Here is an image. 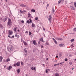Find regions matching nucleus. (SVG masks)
<instances>
[{
    "instance_id": "obj_1",
    "label": "nucleus",
    "mask_w": 76,
    "mask_h": 76,
    "mask_svg": "<svg viewBox=\"0 0 76 76\" xmlns=\"http://www.w3.org/2000/svg\"><path fill=\"white\" fill-rule=\"evenodd\" d=\"M7 48V49L8 50V51H10V52L12 51L13 50V49H14L13 46L12 45L9 46Z\"/></svg>"
},
{
    "instance_id": "obj_2",
    "label": "nucleus",
    "mask_w": 76,
    "mask_h": 76,
    "mask_svg": "<svg viewBox=\"0 0 76 76\" xmlns=\"http://www.w3.org/2000/svg\"><path fill=\"white\" fill-rule=\"evenodd\" d=\"M7 26H11L12 25V20L10 18L8 19V22L7 23Z\"/></svg>"
},
{
    "instance_id": "obj_3",
    "label": "nucleus",
    "mask_w": 76,
    "mask_h": 76,
    "mask_svg": "<svg viewBox=\"0 0 76 76\" xmlns=\"http://www.w3.org/2000/svg\"><path fill=\"white\" fill-rule=\"evenodd\" d=\"M51 19H52L51 15H50L49 16L48 20L50 23H51Z\"/></svg>"
},
{
    "instance_id": "obj_4",
    "label": "nucleus",
    "mask_w": 76,
    "mask_h": 76,
    "mask_svg": "<svg viewBox=\"0 0 76 76\" xmlns=\"http://www.w3.org/2000/svg\"><path fill=\"white\" fill-rule=\"evenodd\" d=\"M12 66H9L8 67H7L6 68V69H7V70H10L11 69H12Z\"/></svg>"
},
{
    "instance_id": "obj_5",
    "label": "nucleus",
    "mask_w": 76,
    "mask_h": 76,
    "mask_svg": "<svg viewBox=\"0 0 76 76\" xmlns=\"http://www.w3.org/2000/svg\"><path fill=\"white\" fill-rule=\"evenodd\" d=\"M8 34L9 35H11L13 34V31H12L9 30Z\"/></svg>"
},
{
    "instance_id": "obj_6",
    "label": "nucleus",
    "mask_w": 76,
    "mask_h": 76,
    "mask_svg": "<svg viewBox=\"0 0 76 76\" xmlns=\"http://www.w3.org/2000/svg\"><path fill=\"white\" fill-rule=\"evenodd\" d=\"M60 47H64V44H61L59 45Z\"/></svg>"
},
{
    "instance_id": "obj_7",
    "label": "nucleus",
    "mask_w": 76,
    "mask_h": 76,
    "mask_svg": "<svg viewBox=\"0 0 76 76\" xmlns=\"http://www.w3.org/2000/svg\"><path fill=\"white\" fill-rule=\"evenodd\" d=\"M10 61V58H8L5 61L6 62H8L9 61Z\"/></svg>"
},
{
    "instance_id": "obj_8",
    "label": "nucleus",
    "mask_w": 76,
    "mask_h": 76,
    "mask_svg": "<svg viewBox=\"0 0 76 76\" xmlns=\"http://www.w3.org/2000/svg\"><path fill=\"white\" fill-rule=\"evenodd\" d=\"M20 62H18L17 63H16V65L17 66H20Z\"/></svg>"
},
{
    "instance_id": "obj_9",
    "label": "nucleus",
    "mask_w": 76,
    "mask_h": 76,
    "mask_svg": "<svg viewBox=\"0 0 76 76\" xmlns=\"http://www.w3.org/2000/svg\"><path fill=\"white\" fill-rule=\"evenodd\" d=\"M33 43L34 45H37V43H36V41L35 40H34L33 41Z\"/></svg>"
},
{
    "instance_id": "obj_10",
    "label": "nucleus",
    "mask_w": 76,
    "mask_h": 76,
    "mask_svg": "<svg viewBox=\"0 0 76 76\" xmlns=\"http://www.w3.org/2000/svg\"><path fill=\"white\" fill-rule=\"evenodd\" d=\"M20 6H22V7H25V6H26V5H24L23 4H21Z\"/></svg>"
},
{
    "instance_id": "obj_11",
    "label": "nucleus",
    "mask_w": 76,
    "mask_h": 76,
    "mask_svg": "<svg viewBox=\"0 0 76 76\" xmlns=\"http://www.w3.org/2000/svg\"><path fill=\"white\" fill-rule=\"evenodd\" d=\"M31 12L34 13L35 12V10L34 9H32L31 10Z\"/></svg>"
},
{
    "instance_id": "obj_12",
    "label": "nucleus",
    "mask_w": 76,
    "mask_h": 76,
    "mask_svg": "<svg viewBox=\"0 0 76 76\" xmlns=\"http://www.w3.org/2000/svg\"><path fill=\"white\" fill-rule=\"evenodd\" d=\"M14 31L15 32L16 31V30L17 29V27H15L14 28Z\"/></svg>"
},
{
    "instance_id": "obj_13",
    "label": "nucleus",
    "mask_w": 76,
    "mask_h": 76,
    "mask_svg": "<svg viewBox=\"0 0 76 76\" xmlns=\"http://www.w3.org/2000/svg\"><path fill=\"white\" fill-rule=\"evenodd\" d=\"M17 73H20V69H17Z\"/></svg>"
},
{
    "instance_id": "obj_14",
    "label": "nucleus",
    "mask_w": 76,
    "mask_h": 76,
    "mask_svg": "<svg viewBox=\"0 0 76 76\" xmlns=\"http://www.w3.org/2000/svg\"><path fill=\"white\" fill-rule=\"evenodd\" d=\"M40 41H42V42H44V40H43V38H41L39 39Z\"/></svg>"
},
{
    "instance_id": "obj_15",
    "label": "nucleus",
    "mask_w": 76,
    "mask_h": 76,
    "mask_svg": "<svg viewBox=\"0 0 76 76\" xmlns=\"http://www.w3.org/2000/svg\"><path fill=\"white\" fill-rule=\"evenodd\" d=\"M48 70H50V69H46V73H47L48 72Z\"/></svg>"
},
{
    "instance_id": "obj_16",
    "label": "nucleus",
    "mask_w": 76,
    "mask_h": 76,
    "mask_svg": "<svg viewBox=\"0 0 76 76\" xmlns=\"http://www.w3.org/2000/svg\"><path fill=\"white\" fill-rule=\"evenodd\" d=\"M57 39L58 40H59L60 41H61V40H63V39L62 38H58Z\"/></svg>"
},
{
    "instance_id": "obj_17",
    "label": "nucleus",
    "mask_w": 76,
    "mask_h": 76,
    "mask_svg": "<svg viewBox=\"0 0 76 76\" xmlns=\"http://www.w3.org/2000/svg\"><path fill=\"white\" fill-rule=\"evenodd\" d=\"M35 24L34 23H32V28H34V27H35Z\"/></svg>"
},
{
    "instance_id": "obj_18",
    "label": "nucleus",
    "mask_w": 76,
    "mask_h": 76,
    "mask_svg": "<svg viewBox=\"0 0 76 76\" xmlns=\"http://www.w3.org/2000/svg\"><path fill=\"white\" fill-rule=\"evenodd\" d=\"M23 42L24 43V45H27V43H26L25 41H23Z\"/></svg>"
},
{
    "instance_id": "obj_19",
    "label": "nucleus",
    "mask_w": 76,
    "mask_h": 76,
    "mask_svg": "<svg viewBox=\"0 0 76 76\" xmlns=\"http://www.w3.org/2000/svg\"><path fill=\"white\" fill-rule=\"evenodd\" d=\"M0 28H1V29H3V26L0 23Z\"/></svg>"
},
{
    "instance_id": "obj_20",
    "label": "nucleus",
    "mask_w": 76,
    "mask_h": 76,
    "mask_svg": "<svg viewBox=\"0 0 76 76\" xmlns=\"http://www.w3.org/2000/svg\"><path fill=\"white\" fill-rule=\"evenodd\" d=\"M26 23H28V24H29L30 23V21L29 20H27L26 21Z\"/></svg>"
},
{
    "instance_id": "obj_21",
    "label": "nucleus",
    "mask_w": 76,
    "mask_h": 76,
    "mask_svg": "<svg viewBox=\"0 0 76 76\" xmlns=\"http://www.w3.org/2000/svg\"><path fill=\"white\" fill-rule=\"evenodd\" d=\"M73 31H74V32H76V28H75L73 29Z\"/></svg>"
},
{
    "instance_id": "obj_22",
    "label": "nucleus",
    "mask_w": 76,
    "mask_h": 76,
    "mask_svg": "<svg viewBox=\"0 0 76 76\" xmlns=\"http://www.w3.org/2000/svg\"><path fill=\"white\" fill-rule=\"evenodd\" d=\"M55 76H59V74L58 73H56L55 75Z\"/></svg>"
},
{
    "instance_id": "obj_23",
    "label": "nucleus",
    "mask_w": 76,
    "mask_h": 76,
    "mask_svg": "<svg viewBox=\"0 0 76 76\" xmlns=\"http://www.w3.org/2000/svg\"><path fill=\"white\" fill-rule=\"evenodd\" d=\"M54 41L55 43V44H56V45L58 44L57 42V41H56V40H55Z\"/></svg>"
},
{
    "instance_id": "obj_24",
    "label": "nucleus",
    "mask_w": 76,
    "mask_h": 76,
    "mask_svg": "<svg viewBox=\"0 0 76 76\" xmlns=\"http://www.w3.org/2000/svg\"><path fill=\"white\" fill-rule=\"evenodd\" d=\"M71 42H74L75 41V40L74 39H72L70 40Z\"/></svg>"
},
{
    "instance_id": "obj_25",
    "label": "nucleus",
    "mask_w": 76,
    "mask_h": 76,
    "mask_svg": "<svg viewBox=\"0 0 76 76\" xmlns=\"http://www.w3.org/2000/svg\"><path fill=\"white\" fill-rule=\"evenodd\" d=\"M46 44L47 45H49V43H48V42H46Z\"/></svg>"
},
{
    "instance_id": "obj_26",
    "label": "nucleus",
    "mask_w": 76,
    "mask_h": 76,
    "mask_svg": "<svg viewBox=\"0 0 76 76\" xmlns=\"http://www.w3.org/2000/svg\"><path fill=\"white\" fill-rule=\"evenodd\" d=\"M74 5L75 6V7H76V2H74Z\"/></svg>"
},
{
    "instance_id": "obj_27",
    "label": "nucleus",
    "mask_w": 76,
    "mask_h": 76,
    "mask_svg": "<svg viewBox=\"0 0 76 76\" xmlns=\"http://www.w3.org/2000/svg\"><path fill=\"white\" fill-rule=\"evenodd\" d=\"M60 3H61V0H59L58 1V4H60Z\"/></svg>"
},
{
    "instance_id": "obj_28",
    "label": "nucleus",
    "mask_w": 76,
    "mask_h": 76,
    "mask_svg": "<svg viewBox=\"0 0 76 76\" xmlns=\"http://www.w3.org/2000/svg\"><path fill=\"white\" fill-rule=\"evenodd\" d=\"M20 12L21 13H23V11L21 10H20Z\"/></svg>"
},
{
    "instance_id": "obj_29",
    "label": "nucleus",
    "mask_w": 76,
    "mask_h": 76,
    "mask_svg": "<svg viewBox=\"0 0 76 76\" xmlns=\"http://www.w3.org/2000/svg\"><path fill=\"white\" fill-rule=\"evenodd\" d=\"M29 35H32V33H31V32H29Z\"/></svg>"
},
{
    "instance_id": "obj_30",
    "label": "nucleus",
    "mask_w": 76,
    "mask_h": 76,
    "mask_svg": "<svg viewBox=\"0 0 76 76\" xmlns=\"http://www.w3.org/2000/svg\"><path fill=\"white\" fill-rule=\"evenodd\" d=\"M61 3H64V0H61Z\"/></svg>"
},
{
    "instance_id": "obj_31",
    "label": "nucleus",
    "mask_w": 76,
    "mask_h": 76,
    "mask_svg": "<svg viewBox=\"0 0 76 76\" xmlns=\"http://www.w3.org/2000/svg\"><path fill=\"white\" fill-rule=\"evenodd\" d=\"M3 59V57L2 56H0V60H2Z\"/></svg>"
},
{
    "instance_id": "obj_32",
    "label": "nucleus",
    "mask_w": 76,
    "mask_h": 76,
    "mask_svg": "<svg viewBox=\"0 0 76 76\" xmlns=\"http://www.w3.org/2000/svg\"><path fill=\"white\" fill-rule=\"evenodd\" d=\"M21 65H23V62H22V61H21Z\"/></svg>"
},
{
    "instance_id": "obj_33",
    "label": "nucleus",
    "mask_w": 76,
    "mask_h": 76,
    "mask_svg": "<svg viewBox=\"0 0 76 76\" xmlns=\"http://www.w3.org/2000/svg\"><path fill=\"white\" fill-rule=\"evenodd\" d=\"M0 20H3V18L1 17H0Z\"/></svg>"
},
{
    "instance_id": "obj_34",
    "label": "nucleus",
    "mask_w": 76,
    "mask_h": 76,
    "mask_svg": "<svg viewBox=\"0 0 76 76\" xmlns=\"http://www.w3.org/2000/svg\"><path fill=\"white\" fill-rule=\"evenodd\" d=\"M31 69L32 70H34V67H31Z\"/></svg>"
},
{
    "instance_id": "obj_35",
    "label": "nucleus",
    "mask_w": 76,
    "mask_h": 76,
    "mask_svg": "<svg viewBox=\"0 0 76 76\" xmlns=\"http://www.w3.org/2000/svg\"><path fill=\"white\" fill-rule=\"evenodd\" d=\"M21 22L22 23H24V21L22 20L21 21Z\"/></svg>"
},
{
    "instance_id": "obj_36",
    "label": "nucleus",
    "mask_w": 76,
    "mask_h": 76,
    "mask_svg": "<svg viewBox=\"0 0 76 76\" xmlns=\"http://www.w3.org/2000/svg\"><path fill=\"white\" fill-rule=\"evenodd\" d=\"M59 56L60 57H61V56H62V54L59 53Z\"/></svg>"
},
{
    "instance_id": "obj_37",
    "label": "nucleus",
    "mask_w": 76,
    "mask_h": 76,
    "mask_svg": "<svg viewBox=\"0 0 76 76\" xmlns=\"http://www.w3.org/2000/svg\"><path fill=\"white\" fill-rule=\"evenodd\" d=\"M65 61H67V58H65L64 59Z\"/></svg>"
},
{
    "instance_id": "obj_38",
    "label": "nucleus",
    "mask_w": 76,
    "mask_h": 76,
    "mask_svg": "<svg viewBox=\"0 0 76 76\" xmlns=\"http://www.w3.org/2000/svg\"><path fill=\"white\" fill-rule=\"evenodd\" d=\"M38 17H36V18H35V20H38Z\"/></svg>"
},
{
    "instance_id": "obj_39",
    "label": "nucleus",
    "mask_w": 76,
    "mask_h": 76,
    "mask_svg": "<svg viewBox=\"0 0 76 76\" xmlns=\"http://www.w3.org/2000/svg\"><path fill=\"white\" fill-rule=\"evenodd\" d=\"M16 66H17L16 64H14V66L15 67H16Z\"/></svg>"
},
{
    "instance_id": "obj_40",
    "label": "nucleus",
    "mask_w": 76,
    "mask_h": 76,
    "mask_svg": "<svg viewBox=\"0 0 76 76\" xmlns=\"http://www.w3.org/2000/svg\"><path fill=\"white\" fill-rule=\"evenodd\" d=\"M7 20V18H5L4 19V20L5 21H6Z\"/></svg>"
},
{
    "instance_id": "obj_41",
    "label": "nucleus",
    "mask_w": 76,
    "mask_h": 76,
    "mask_svg": "<svg viewBox=\"0 0 76 76\" xmlns=\"http://www.w3.org/2000/svg\"><path fill=\"white\" fill-rule=\"evenodd\" d=\"M69 57H72V55H69Z\"/></svg>"
},
{
    "instance_id": "obj_42",
    "label": "nucleus",
    "mask_w": 76,
    "mask_h": 76,
    "mask_svg": "<svg viewBox=\"0 0 76 76\" xmlns=\"http://www.w3.org/2000/svg\"><path fill=\"white\" fill-rule=\"evenodd\" d=\"M18 34H15V37H18Z\"/></svg>"
},
{
    "instance_id": "obj_43",
    "label": "nucleus",
    "mask_w": 76,
    "mask_h": 76,
    "mask_svg": "<svg viewBox=\"0 0 76 76\" xmlns=\"http://www.w3.org/2000/svg\"><path fill=\"white\" fill-rule=\"evenodd\" d=\"M47 7H48L49 6V4H47Z\"/></svg>"
},
{
    "instance_id": "obj_44",
    "label": "nucleus",
    "mask_w": 76,
    "mask_h": 76,
    "mask_svg": "<svg viewBox=\"0 0 76 76\" xmlns=\"http://www.w3.org/2000/svg\"><path fill=\"white\" fill-rule=\"evenodd\" d=\"M69 64H70V65H72V62H70L69 63Z\"/></svg>"
},
{
    "instance_id": "obj_45",
    "label": "nucleus",
    "mask_w": 76,
    "mask_h": 76,
    "mask_svg": "<svg viewBox=\"0 0 76 76\" xmlns=\"http://www.w3.org/2000/svg\"><path fill=\"white\" fill-rule=\"evenodd\" d=\"M53 12V13H54V12H55V10H52Z\"/></svg>"
},
{
    "instance_id": "obj_46",
    "label": "nucleus",
    "mask_w": 76,
    "mask_h": 76,
    "mask_svg": "<svg viewBox=\"0 0 76 76\" xmlns=\"http://www.w3.org/2000/svg\"><path fill=\"white\" fill-rule=\"evenodd\" d=\"M35 68H36V67H34V69L35 71H36V69H35Z\"/></svg>"
},
{
    "instance_id": "obj_47",
    "label": "nucleus",
    "mask_w": 76,
    "mask_h": 76,
    "mask_svg": "<svg viewBox=\"0 0 76 76\" xmlns=\"http://www.w3.org/2000/svg\"><path fill=\"white\" fill-rule=\"evenodd\" d=\"M14 37H15V36H14V35H13L11 37V38H14Z\"/></svg>"
},
{
    "instance_id": "obj_48",
    "label": "nucleus",
    "mask_w": 76,
    "mask_h": 76,
    "mask_svg": "<svg viewBox=\"0 0 76 76\" xmlns=\"http://www.w3.org/2000/svg\"><path fill=\"white\" fill-rule=\"evenodd\" d=\"M52 39L53 40V41H55V40H56L55 39H54V38H52Z\"/></svg>"
},
{
    "instance_id": "obj_49",
    "label": "nucleus",
    "mask_w": 76,
    "mask_h": 76,
    "mask_svg": "<svg viewBox=\"0 0 76 76\" xmlns=\"http://www.w3.org/2000/svg\"><path fill=\"white\" fill-rule=\"evenodd\" d=\"M71 8H72V9H74V7L73 6L71 7Z\"/></svg>"
},
{
    "instance_id": "obj_50",
    "label": "nucleus",
    "mask_w": 76,
    "mask_h": 76,
    "mask_svg": "<svg viewBox=\"0 0 76 76\" xmlns=\"http://www.w3.org/2000/svg\"><path fill=\"white\" fill-rule=\"evenodd\" d=\"M65 3H67V1H66V0L65 1Z\"/></svg>"
},
{
    "instance_id": "obj_51",
    "label": "nucleus",
    "mask_w": 76,
    "mask_h": 76,
    "mask_svg": "<svg viewBox=\"0 0 76 76\" xmlns=\"http://www.w3.org/2000/svg\"><path fill=\"white\" fill-rule=\"evenodd\" d=\"M44 47V46H43V45H41V48H42L43 47Z\"/></svg>"
},
{
    "instance_id": "obj_52",
    "label": "nucleus",
    "mask_w": 76,
    "mask_h": 76,
    "mask_svg": "<svg viewBox=\"0 0 76 76\" xmlns=\"http://www.w3.org/2000/svg\"><path fill=\"white\" fill-rule=\"evenodd\" d=\"M8 37H9V38H11V37H10V35H8Z\"/></svg>"
},
{
    "instance_id": "obj_53",
    "label": "nucleus",
    "mask_w": 76,
    "mask_h": 76,
    "mask_svg": "<svg viewBox=\"0 0 76 76\" xmlns=\"http://www.w3.org/2000/svg\"><path fill=\"white\" fill-rule=\"evenodd\" d=\"M33 52H35V50H33Z\"/></svg>"
},
{
    "instance_id": "obj_54",
    "label": "nucleus",
    "mask_w": 76,
    "mask_h": 76,
    "mask_svg": "<svg viewBox=\"0 0 76 76\" xmlns=\"http://www.w3.org/2000/svg\"><path fill=\"white\" fill-rule=\"evenodd\" d=\"M28 16H31V14L30 13H28Z\"/></svg>"
},
{
    "instance_id": "obj_55",
    "label": "nucleus",
    "mask_w": 76,
    "mask_h": 76,
    "mask_svg": "<svg viewBox=\"0 0 76 76\" xmlns=\"http://www.w3.org/2000/svg\"><path fill=\"white\" fill-rule=\"evenodd\" d=\"M23 12V13H24V12H26V11L25 10H24Z\"/></svg>"
},
{
    "instance_id": "obj_56",
    "label": "nucleus",
    "mask_w": 76,
    "mask_h": 76,
    "mask_svg": "<svg viewBox=\"0 0 76 76\" xmlns=\"http://www.w3.org/2000/svg\"><path fill=\"white\" fill-rule=\"evenodd\" d=\"M30 23H32V20H30Z\"/></svg>"
},
{
    "instance_id": "obj_57",
    "label": "nucleus",
    "mask_w": 76,
    "mask_h": 76,
    "mask_svg": "<svg viewBox=\"0 0 76 76\" xmlns=\"http://www.w3.org/2000/svg\"><path fill=\"white\" fill-rule=\"evenodd\" d=\"M63 62H62L61 63H60V64L61 65L62 64H63Z\"/></svg>"
},
{
    "instance_id": "obj_58",
    "label": "nucleus",
    "mask_w": 76,
    "mask_h": 76,
    "mask_svg": "<svg viewBox=\"0 0 76 76\" xmlns=\"http://www.w3.org/2000/svg\"><path fill=\"white\" fill-rule=\"evenodd\" d=\"M69 73H70L71 74H72V72H71V71H70V72H69Z\"/></svg>"
},
{
    "instance_id": "obj_59",
    "label": "nucleus",
    "mask_w": 76,
    "mask_h": 76,
    "mask_svg": "<svg viewBox=\"0 0 76 76\" xmlns=\"http://www.w3.org/2000/svg\"><path fill=\"white\" fill-rule=\"evenodd\" d=\"M71 46H72V47L73 48V47H74V46H73V45H72Z\"/></svg>"
},
{
    "instance_id": "obj_60",
    "label": "nucleus",
    "mask_w": 76,
    "mask_h": 76,
    "mask_svg": "<svg viewBox=\"0 0 76 76\" xmlns=\"http://www.w3.org/2000/svg\"><path fill=\"white\" fill-rule=\"evenodd\" d=\"M24 51L25 53H27V50H24Z\"/></svg>"
},
{
    "instance_id": "obj_61",
    "label": "nucleus",
    "mask_w": 76,
    "mask_h": 76,
    "mask_svg": "<svg viewBox=\"0 0 76 76\" xmlns=\"http://www.w3.org/2000/svg\"><path fill=\"white\" fill-rule=\"evenodd\" d=\"M57 64H54V66H57Z\"/></svg>"
},
{
    "instance_id": "obj_62",
    "label": "nucleus",
    "mask_w": 76,
    "mask_h": 76,
    "mask_svg": "<svg viewBox=\"0 0 76 76\" xmlns=\"http://www.w3.org/2000/svg\"><path fill=\"white\" fill-rule=\"evenodd\" d=\"M17 37H18V38H19V36L18 35V36Z\"/></svg>"
},
{
    "instance_id": "obj_63",
    "label": "nucleus",
    "mask_w": 76,
    "mask_h": 76,
    "mask_svg": "<svg viewBox=\"0 0 76 76\" xmlns=\"http://www.w3.org/2000/svg\"><path fill=\"white\" fill-rule=\"evenodd\" d=\"M56 58H58V56H56Z\"/></svg>"
},
{
    "instance_id": "obj_64",
    "label": "nucleus",
    "mask_w": 76,
    "mask_h": 76,
    "mask_svg": "<svg viewBox=\"0 0 76 76\" xmlns=\"http://www.w3.org/2000/svg\"><path fill=\"white\" fill-rule=\"evenodd\" d=\"M2 61V59H0V62H1Z\"/></svg>"
}]
</instances>
